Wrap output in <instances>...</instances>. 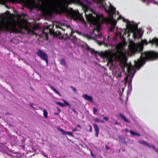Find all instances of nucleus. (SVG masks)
Masks as SVG:
<instances>
[{
    "label": "nucleus",
    "instance_id": "f257e3e1",
    "mask_svg": "<svg viewBox=\"0 0 158 158\" xmlns=\"http://www.w3.org/2000/svg\"><path fill=\"white\" fill-rule=\"evenodd\" d=\"M105 0H62L60 2H55L51 5L52 10L58 14L68 12L71 18L76 21L84 22V19L75 12L69 11L66 6V4L75 1L80 2L82 6L87 20L94 25V29L89 38L97 40L101 45L105 43L106 39L102 38V23L109 24V32H113L116 24L117 20L114 19V15L116 9L110 4L106 5Z\"/></svg>",
    "mask_w": 158,
    "mask_h": 158
},
{
    "label": "nucleus",
    "instance_id": "f03ea898",
    "mask_svg": "<svg viewBox=\"0 0 158 158\" xmlns=\"http://www.w3.org/2000/svg\"><path fill=\"white\" fill-rule=\"evenodd\" d=\"M149 43L158 45V38L155 37L152 40H150ZM148 43L146 40H142L139 43H135L132 41L130 42V44L127 48L122 44H118L115 47V50L112 52L107 51L101 53H96L92 49H89L91 52L94 53L96 58L100 62L104 61V58L107 59L110 62H112L116 61L118 63L120 69L116 72V75L118 77H120L122 73L126 76L125 78V84L128 83V92L131 91L132 89L131 84L132 79L135 72V69L138 70L145 63L147 60H152L158 58V53L155 52H145L141 53L140 58L137 61L135 60L134 66L131 64H127V57L137 52H141L143 50L144 45H147Z\"/></svg>",
    "mask_w": 158,
    "mask_h": 158
},
{
    "label": "nucleus",
    "instance_id": "7ed1b4c3",
    "mask_svg": "<svg viewBox=\"0 0 158 158\" xmlns=\"http://www.w3.org/2000/svg\"><path fill=\"white\" fill-rule=\"evenodd\" d=\"M121 19H122L123 22L126 23V29L123 30L116 27L114 40H116L118 37H119L121 39L124 40L127 34H128L127 36H129L130 34L131 33H133V35L135 38L141 37L142 35V30L138 29L137 25L134 22H131L125 19L122 16L119 15L117 20Z\"/></svg>",
    "mask_w": 158,
    "mask_h": 158
},
{
    "label": "nucleus",
    "instance_id": "20e7f679",
    "mask_svg": "<svg viewBox=\"0 0 158 158\" xmlns=\"http://www.w3.org/2000/svg\"><path fill=\"white\" fill-rule=\"evenodd\" d=\"M21 28L20 23L13 18H9L6 21L3 18H0V31L5 29L8 31L16 32L19 28L21 29Z\"/></svg>",
    "mask_w": 158,
    "mask_h": 158
},
{
    "label": "nucleus",
    "instance_id": "39448f33",
    "mask_svg": "<svg viewBox=\"0 0 158 158\" xmlns=\"http://www.w3.org/2000/svg\"><path fill=\"white\" fill-rule=\"evenodd\" d=\"M37 55L45 60L47 64H48V57L47 55L45 53L42 52L41 50H39L36 52Z\"/></svg>",
    "mask_w": 158,
    "mask_h": 158
},
{
    "label": "nucleus",
    "instance_id": "423d86ee",
    "mask_svg": "<svg viewBox=\"0 0 158 158\" xmlns=\"http://www.w3.org/2000/svg\"><path fill=\"white\" fill-rule=\"evenodd\" d=\"M139 142L140 143L148 146L149 147L153 149L156 152H158V150L157 149L155 148L154 146L150 145L148 143L146 142L144 140L139 141Z\"/></svg>",
    "mask_w": 158,
    "mask_h": 158
},
{
    "label": "nucleus",
    "instance_id": "0eeeda50",
    "mask_svg": "<svg viewBox=\"0 0 158 158\" xmlns=\"http://www.w3.org/2000/svg\"><path fill=\"white\" fill-rule=\"evenodd\" d=\"M83 97L86 101L93 102V98L92 97L89 96L86 94H83Z\"/></svg>",
    "mask_w": 158,
    "mask_h": 158
},
{
    "label": "nucleus",
    "instance_id": "6e6552de",
    "mask_svg": "<svg viewBox=\"0 0 158 158\" xmlns=\"http://www.w3.org/2000/svg\"><path fill=\"white\" fill-rule=\"evenodd\" d=\"M58 130H60L62 132V134L63 135H65L66 134H68L69 135L71 136H73V133L72 132H67L63 130L61 128H58Z\"/></svg>",
    "mask_w": 158,
    "mask_h": 158
},
{
    "label": "nucleus",
    "instance_id": "1a4fd4ad",
    "mask_svg": "<svg viewBox=\"0 0 158 158\" xmlns=\"http://www.w3.org/2000/svg\"><path fill=\"white\" fill-rule=\"evenodd\" d=\"M143 2L145 3L152 2L155 4L158 5V0H141Z\"/></svg>",
    "mask_w": 158,
    "mask_h": 158
},
{
    "label": "nucleus",
    "instance_id": "9d476101",
    "mask_svg": "<svg viewBox=\"0 0 158 158\" xmlns=\"http://www.w3.org/2000/svg\"><path fill=\"white\" fill-rule=\"evenodd\" d=\"M73 33L74 32H73L72 31L71 32V33L70 35V36L69 38V39L71 40H73V41H74L76 40L77 39H76V36H75L73 35Z\"/></svg>",
    "mask_w": 158,
    "mask_h": 158
},
{
    "label": "nucleus",
    "instance_id": "9b49d317",
    "mask_svg": "<svg viewBox=\"0 0 158 158\" xmlns=\"http://www.w3.org/2000/svg\"><path fill=\"white\" fill-rule=\"evenodd\" d=\"M2 146H3L2 148L1 149H0L1 151L2 152H5L7 150L8 148H7V147L3 145H2Z\"/></svg>",
    "mask_w": 158,
    "mask_h": 158
},
{
    "label": "nucleus",
    "instance_id": "f8f14e48",
    "mask_svg": "<svg viewBox=\"0 0 158 158\" xmlns=\"http://www.w3.org/2000/svg\"><path fill=\"white\" fill-rule=\"evenodd\" d=\"M94 129L96 132H99V129L98 125L95 123L93 124Z\"/></svg>",
    "mask_w": 158,
    "mask_h": 158
},
{
    "label": "nucleus",
    "instance_id": "ddd939ff",
    "mask_svg": "<svg viewBox=\"0 0 158 158\" xmlns=\"http://www.w3.org/2000/svg\"><path fill=\"white\" fill-rule=\"evenodd\" d=\"M130 133H131V135H137L138 136H140V135L139 134H138V133H137L132 130L130 131Z\"/></svg>",
    "mask_w": 158,
    "mask_h": 158
},
{
    "label": "nucleus",
    "instance_id": "4468645a",
    "mask_svg": "<svg viewBox=\"0 0 158 158\" xmlns=\"http://www.w3.org/2000/svg\"><path fill=\"white\" fill-rule=\"evenodd\" d=\"M120 117H121L126 122L129 123L130 121L127 119L122 114H120L119 115Z\"/></svg>",
    "mask_w": 158,
    "mask_h": 158
},
{
    "label": "nucleus",
    "instance_id": "2eb2a0df",
    "mask_svg": "<svg viewBox=\"0 0 158 158\" xmlns=\"http://www.w3.org/2000/svg\"><path fill=\"white\" fill-rule=\"evenodd\" d=\"M44 112V117L47 118L48 117V112L47 110L45 109H44L43 110Z\"/></svg>",
    "mask_w": 158,
    "mask_h": 158
},
{
    "label": "nucleus",
    "instance_id": "dca6fc26",
    "mask_svg": "<svg viewBox=\"0 0 158 158\" xmlns=\"http://www.w3.org/2000/svg\"><path fill=\"white\" fill-rule=\"evenodd\" d=\"M60 64L63 65H66L65 61L64 59L60 60Z\"/></svg>",
    "mask_w": 158,
    "mask_h": 158
},
{
    "label": "nucleus",
    "instance_id": "f3484780",
    "mask_svg": "<svg viewBox=\"0 0 158 158\" xmlns=\"http://www.w3.org/2000/svg\"><path fill=\"white\" fill-rule=\"evenodd\" d=\"M51 89L56 94H60V93L59 92L56 90L55 88H54L53 86H51Z\"/></svg>",
    "mask_w": 158,
    "mask_h": 158
},
{
    "label": "nucleus",
    "instance_id": "a211bd4d",
    "mask_svg": "<svg viewBox=\"0 0 158 158\" xmlns=\"http://www.w3.org/2000/svg\"><path fill=\"white\" fill-rule=\"evenodd\" d=\"M62 101L63 102H64V103L65 104V105H64V106H69V107L70 106V105H69V104L66 101H65V100H64V99H63L62 100Z\"/></svg>",
    "mask_w": 158,
    "mask_h": 158
},
{
    "label": "nucleus",
    "instance_id": "6ab92c4d",
    "mask_svg": "<svg viewBox=\"0 0 158 158\" xmlns=\"http://www.w3.org/2000/svg\"><path fill=\"white\" fill-rule=\"evenodd\" d=\"M56 103L58 105L61 106V107H64V105L63 103H62L60 102H56Z\"/></svg>",
    "mask_w": 158,
    "mask_h": 158
},
{
    "label": "nucleus",
    "instance_id": "aec40b11",
    "mask_svg": "<svg viewBox=\"0 0 158 158\" xmlns=\"http://www.w3.org/2000/svg\"><path fill=\"white\" fill-rule=\"evenodd\" d=\"M93 113L94 114H96V113L97 111V109L95 108H93Z\"/></svg>",
    "mask_w": 158,
    "mask_h": 158
},
{
    "label": "nucleus",
    "instance_id": "412c9836",
    "mask_svg": "<svg viewBox=\"0 0 158 158\" xmlns=\"http://www.w3.org/2000/svg\"><path fill=\"white\" fill-rule=\"evenodd\" d=\"M57 109H58V111L57 112H55L54 114L55 115H58L60 112V110L58 108H57Z\"/></svg>",
    "mask_w": 158,
    "mask_h": 158
},
{
    "label": "nucleus",
    "instance_id": "4be33fe9",
    "mask_svg": "<svg viewBox=\"0 0 158 158\" xmlns=\"http://www.w3.org/2000/svg\"><path fill=\"white\" fill-rule=\"evenodd\" d=\"M42 155H43L45 157H47L48 156V155H46V154L44 152H42Z\"/></svg>",
    "mask_w": 158,
    "mask_h": 158
},
{
    "label": "nucleus",
    "instance_id": "5701e85b",
    "mask_svg": "<svg viewBox=\"0 0 158 158\" xmlns=\"http://www.w3.org/2000/svg\"><path fill=\"white\" fill-rule=\"evenodd\" d=\"M89 127L90 129L89 130V131L90 132H91L92 131V127L91 126V125H89Z\"/></svg>",
    "mask_w": 158,
    "mask_h": 158
},
{
    "label": "nucleus",
    "instance_id": "b1692460",
    "mask_svg": "<svg viewBox=\"0 0 158 158\" xmlns=\"http://www.w3.org/2000/svg\"><path fill=\"white\" fill-rule=\"evenodd\" d=\"M94 121L97 122H100V119L98 118H96L94 119Z\"/></svg>",
    "mask_w": 158,
    "mask_h": 158
},
{
    "label": "nucleus",
    "instance_id": "393cba45",
    "mask_svg": "<svg viewBox=\"0 0 158 158\" xmlns=\"http://www.w3.org/2000/svg\"><path fill=\"white\" fill-rule=\"evenodd\" d=\"M115 124L116 125H120L121 126H122V125L120 123L118 122L117 121L115 122Z\"/></svg>",
    "mask_w": 158,
    "mask_h": 158
},
{
    "label": "nucleus",
    "instance_id": "a878e982",
    "mask_svg": "<svg viewBox=\"0 0 158 158\" xmlns=\"http://www.w3.org/2000/svg\"><path fill=\"white\" fill-rule=\"evenodd\" d=\"M103 119L105 120H106V121H108L109 119V118L107 117H104L103 118Z\"/></svg>",
    "mask_w": 158,
    "mask_h": 158
},
{
    "label": "nucleus",
    "instance_id": "bb28decb",
    "mask_svg": "<svg viewBox=\"0 0 158 158\" xmlns=\"http://www.w3.org/2000/svg\"><path fill=\"white\" fill-rule=\"evenodd\" d=\"M71 88L74 91H76L77 90H76V89L75 88L73 87H71Z\"/></svg>",
    "mask_w": 158,
    "mask_h": 158
},
{
    "label": "nucleus",
    "instance_id": "cd10ccee",
    "mask_svg": "<svg viewBox=\"0 0 158 158\" xmlns=\"http://www.w3.org/2000/svg\"><path fill=\"white\" fill-rule=\"evenodd\" d=\"M96 132V133L95 134V135L96 136L98 137L99 132Z\"/></svg>",
    "mask_w": 158,
    "mask_h": 158
},
{
    "label": "nucleus",
    "instance_id": "c85d7f7f",
    "mask_svg": "<svg viewBox=\"0 0 158 158\" xmlns=\"http://www.w3.org/2000/svg\"><path fill=\"white\" fill-rule=\"evenodd\" d=\"M72 110H73V112H75V113H77V111H76L74 109H72Z\"/></svg>",
    "mask_w": 158,
    "mask_h": 158
},
{
    "label": "nucleus",
    "instance_id": "c756f323",
    "mask_svg": "<svg viewBox=\"0 0 158 158\" xmlns=\"http://www.w3.org/2000/svg\"><path fill=\"white\" fill-rule=\"evenodd\" d=\"M56 28H61L60 27H59V26H58L57 25H56Z\"/></svg>",
    "mask_w": 158,
    "mask_h": 158
},
{
    "label": "nucleus",
    "instance_id": "7c9ffc66",
    "mask_svg": "<svg viewBox=\"0 0 158 158\" xmlns=\"http://www.w3.org/2000/svg\"><path fill=\"white\" fill-rule=\"evenodd\" d=\"M125 130H126V131L127 132H128V131H128V130L127 129V128H126V129H125Z\"/></svg>",
    "mask_w": 158,
    "mask_h": 158
},
{
    "label": "nucleus",
    "instance_id": "2f4dec72",
    "mask_svg": "<svg viewBox=\"0 0 158 158\" xmlns=\"http://www.w3.org/2000/svg\"><path fill=\"white\" fill-rule=\"evenodd\" d=\"M106 148L107 149H110V148L109 147H108L107 146H106Z\"/></svg>",
    "mask_w": 158,
    "mask_h": 158
},
{
    "label": "nucleus",
    "instance_id": "473e14b6",
    "mask_svg": "<svg viewBox=\"0 0 158 158\" xmlns=\"http://www.w3.org/2000/svg\"><path fill=\"white\" fill-rule=\"evenodd\" d=\"M76 128H75V129H73V132H74L75 131H76Z\"/></svg>",
    "mask_w": 158,
    "mask_h": 158
},
{
    "label": "nucleus",
    "instance_id": "72a5a7b5",
    "mask_svg": "<svg viewBox=\"0 0 158 158\" xmlns=\"http://www.w3.org/2000/svg\"><path fill=\"white\" fill-rule=\"evenodd\" d=\"M100 122L102 123H104V122L103 121V120H100Z\"/></svg>",
    "mask_w": 158,
    "mask_h": 158
},
{
    "label": "nucleus",
    "instance_id": "f704fd0d",
    "mask_svg": "<svg viewBox=\"0 0 158 158\" xmlns=\"http://www.w3.org/2000/svg\"><path fill=\"white\" fill-rule=\"evenodd\" d=\"M110 38V36L108 35V39H109Z\"/></svg>",
    "mask_w": 158,
    "mask_h": 158
},
{
    "label": "nucleus",
    "instance_id": "c9c22d12",
    "mask_svg": "<svg viewBox=\"0 0 158 158\" xmlns=\"http://www.w3.org/2000/svg\"><path fill=\"white\" fill-rule=\"evenodd\" d=\"M77 126H78V127H80V126H79V125H77Z\"/></svg>",
    "mask_w": 158,
    "mask_h": 158
},
{
    "label": "nucleus",
    "instance_id": "e433bc0d",
    "mask_svg": "<svg viewBox=\"0 0 158 158\" xmlns=\"http://www.w3.org/2000/svg\"><path fill=\"white\" fill-rule=\"evenodd\" d=\"M91 155L92 156H93V154L92 153H91Z\"/></svg>",
    "mask_w": 158,
    "mask_h": 158
},
{
    "label": "nucleus",
    "instance_id": "4c0bfd02",
    "mask_svg": "<svg viewBox=\"0 0 158 158\" xmlns=\"http://www.w3.org/2000/svg\"><path fill=\"white\" fill-rule=\"evenodd\" d=\"M61 29H62V30H64L63 28H61Z\"/></svg>",
    "mask_w": 158,
    "mask_h": 158
}]
</instances>
